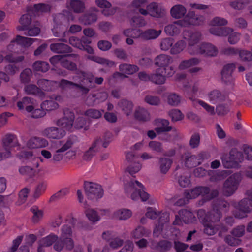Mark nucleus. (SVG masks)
<instances>
[{
    "instance_id": "4",
    "label": "nucleus",
    "mask_w": 252,
    "mask_h": 252,
    "mask_svg": "<svg viewBox=\"0 0 252 252\" xmlns=\"http://www.w3.org/2000/svg\"><path fill=\"white\" fill-rule=\"evenodd\" d=\"M84 185L86 195L89 199L96 201L103 196L104 190L99 184L86 181Z\"/></svg>"
},
{
    "instance_id": "18",
    "label": "nucleus",
    "mask_w": 252,
    "mask_h": 252,
    "mask_svg": "<svg viewBox=\"0 0 252 252\" xmlns=\"http://www.w3.org/2000/svg\"><path fill=\"white\" fill-rule=\"evenodd\" d=\"M162 68H157L155 72L151 74V81L156 84H163L166 80V77H171L173 75H168V72Z\"/></svg>"
},
{
    "instance_id": "58",
    "label": "nucleus",
    "mask_w": 252,
    "mask_h": 252,
    "mask_svg": "<svg viewBox=\"0 0 252 252\" xmlns=\"http://www.w3.org/2000/svg\"><path fill=\"white\" fill-rule=\"evenodd\" d=\"M160 123L162 125V126L157 127L155 128L156 131L160 133L164 132L170 131L172 129V127L169 126V122L165 119H161Z\"/></svg>"
},
{
    "instance_id": "60",
    "label": "nucleus",
    "mask_w": 252,
    "mask_h": 252,
    "mask_svg": "<svg viewBox=\"0 0 252 252\" xmlns=\"http://www.w3.org/2000/svg\"><path fill=\"white\" fill-rule=\"evenodd\" d=\"M200 143V136L198 133H193L189 140V146L192 149L197 148Z\"/></svg>"
},
{
    "instance_id": "35",
    "label": "nucleus",
    "mask_w": 252,
    "mask_h": 252,
    "mask_svg": "<svg viewBox=\"0 0 252 252\" xmlns=\"http://www.w3.org/2000/svg\"><path fill=\"white\" fill-rule=\"evenodd\" d=\"M187 12L186 8L182 5H176L170 10L171 16L176 19H180L185 16Z\"/></svg>"
},
{
    "instance_id": "11",
    "label": "nucleus",
    "mask_w": 252,
    "mask_h": 252,
    "mask_svg": "<svg viewBox=\"0 0 252 252\" xmlns=\"http://www.w3.org/2000/svg\"><path fill=\"white\" fill-rule=\"evenodd\" d=\"M63 113L64 116L58 120L57 125L63 129L70 131L73 127L75 119L74 114L68 108L64 109Z\"/></svg>"
},
{
    "instance_id": "51",
    "label": "nucleus",
    "mask_w": 252,
    "mask_h": 252,
    "mask_svg": "<svg viewBox=\"0 0 252 252\" xmlns=\"http://www.w3.org/2000/svg\"><path fill=\"white\" fill-rule=\"evenodd\" d=\"M186 47V42L183 40H179L172 45L170 49V53L173 55L179 54L183 51Z\"/></svg>"
},
{
    "instance_id": "49",
    "label": "nucleus",
    "mask_w": 252,
    "mask_h": 252,
    "mask_svg": "<svg viewBox=\"0 0 252 252\" xmlns=\"http://www.w3.org/2000/svg\"><path fill=\"white\" fill-rule=\"evenodd\" d=\"M47 187V182L46 181H42L38 184L36 186L33 193V197L34 198H39L42 194H43Z\"/></svg>"
},
{
    "instance_id": "17",
    "label": "nucleus",
    "mask_w": 252,
    "mask_h": 252,
    "mask_svg": "<svg viewBox=\"0 0 252 252\" xmlns=\"http://www.w3.org/2000/svg\"><path fill=\"white\" fill-rule=\"evenodd\" d=\"M54 249L60 252L62 251L63 248L67 250H72L74 247V242L72 237L59 239L54 245Z\"/></svg>"
},
{
    "instance_id": "28",
    "label": "nucleus",
    "mask_w": 252,
    "mask_h": 252,
    "mask_svg": "<svg viewBox=\"0 0 252 252\" xmlns=\"http://www.w3.org/2000/svg\"><path fill=\"white\" fill-rule=\"evenodd\" d=\"M173 163L172 159L160 157L158 158V165L160 173L163 174H166L170 170Z\"/></svg>"
},
{
    "instance_id": "41",
    "label": "nucleus",
    "mask_w": 252,
    "mask_h": 252,
    "mask_svg": "<svg viewBox=\"0 0 252 252\" xmlns=\"http://www.w3.org/2000/svg\"><path fill=\"white\" fill-rule=\"evenodd\" d=\"M13 40L17 44V46H21L25 47L30 46L34 42L33 38L25 37L20 35H17Z\"/></svg>"
},
{
    "instance_id": "33",
    "label": "nucleus",
    "mask_w": 252,
    "mask_h": 252,
    "mask_svg": "<svg viewBox=\"0 0 252 252\" xmlns=\"http://www.w3.org/2000/svg\"><path fill=\"white\" fill-rule=\"evenodd\" d=\"M161 33V30H156L153 29H149L143 31L142 39L146 40L155 39L157 38Z\"/></svg>"
},
{
    "instance_id": "44",
    "label": "nucleus",
    "mask_w": 252,
    "mask_h": 252,
    "mask_svg": "<svg viewBox=\"0 0 252 252\" xmlns=\"http://www.w3.org/2000/svg\"><path fill=\"white\" fill-rule=\"evenodd\" d=\"M91 43V40L90 38L85 37H82L80 39V50H84L90 54H93L94 49L89 45Z\"/></svg>"
},
{
    "instance_id": "57",
    "label": "nucleus",
    "mask_w": 252,
    "mask_h": 252,
    "mask_svg": "<svg viewBox=\"0 0 252 252\" xmlns=\"http://www.w3.org/2000/svg\"><path fill=\"white\" fill-rule=\"evenodd\" d=\"M20 173L29 178L34 177L36 174V171L30 166H26L20 167L19 169Z\"/></svg>"
},
{
    "instance_id": "38",
    "label": "nucleus",
    "mask_w": 252,
    "mask_h": 252,
    "mask_svg": "<svg viewBox=\"0 0 252 252\" xmlns=\"http://www.w3.org/2000/svg\"><path fill=\"white\" fill-rule=\"evenodd\" d=\"M18 157L20 159H34V161L36 163V167L39 166V160L42 162L43 159L41 158L34 157L33 154V152L32 151H21L19 154Z\"/></svg>"
},
{
    "instance_id": "31",
    "label": "nucleus",
    "mask_w": 252,
    "mask_h": 252,
    "mask_svg": "<svg viewBox=\"0 0 252 252\" xmlns=\"http://www.w3.org/2000/svg\"><path fill=\"white\" fill-rule=\"evenodd\" d=\"M134 117L137 120L140 122H147L150 119V114L148 110L141 107L135 110Z\"/></svg>"
},
{
    "instance_id": "3",
    "label": "nucleus",
    "mask_w": 252,
    "mask_h": 252,
    "mask_svg": "<svg viewBox=\"0 0 252 252\" xmlns=\"http://www.w3.org/2000/svg\"><path fill=\"white\" fill-rule=\"evenodd\" d=\"M143 184L139 181L131 180L125 185V190L126 192L132 191L131 198L133 200H137L139 198L142 201H146L149 198V194L145 190Z\"/></svg>"
},
{
    "instance_id": "1",
    "label": "nucleus",
    "mask_w": 252,
    "mask_h": 252,
    "mask_svg": "<svg viewBox=\"0 0 252 252\" xmlns=\"http://www.w3.org/2000/svg\"><path fill=\"white\" fill-rule=\"evenodd\" d=\"M203 16L195 15L193 11H189L182 20H178L166 26L164 32L168 35L173 36L179 34L181 32L180 27H188L190 25H199L203 23Z\"/></svg>"
},
{
    "instance_id": "55",
    "label": "nucleus",
    "mask_w": 252,
    "mask_h": 252,
    "mask_svg": "<svg viewBox=\"0 0 252 252\" xmlns=\"http://www.w3.org/2000/svg\"><path fill=\"white\" fill-rule=\"evenodd\" d=\"M41 108L44 111H51L59 107V104L54 100H48L43 101L41 104Z\"/></svg>"
},
{
    "instance_id": "36",
    "label": "nucleus",
    "mask_w": 252,
    "mask_h": 252,
    "mask_svg": "<svg viewBox=\"0 0 252 252\" xmlns=\"http://www.w3.org/2000/svg\"><path fill=\"white\" fill-rule=\"evenodd\" d=\"M58 87L63 91H68L75 88H79V84L62 79L60 82H58Z\"/></svg>"
},
{
    "instance_id": "37",
    "label": "nucleus",
    "mask_w": 252,
    "mask_h": 252,
    "mask_svg": "<svg viewBox=\"0 0 252 252\" xmlns=\"http://www.w3.org/2000/svg\"><path fill=\"white\" fill-rule=\"evenodd\" d=\"M59 240V239L58 235L51 233L48 236L40 239L39 242L41 245L48 247L52 246L54 243L55 244Z\"/></svg>"
},
{
    "instance_id": "23",
    "label": "nucleus",
    "mask_w": 252,
    "mask_h": 252,
    "mask_svg": "<svg viewBox=\"0 0 252 252\" xmlns=\"http://www.w3.org/2000/svg\"><path fill=\"white\" fill-rule=\"evenodd\" d=\"M169 219V214L167 213H162L158 219V224H156L153 230V236L158 237L162 232L163 224L164 223L168 222Z\"/></svg>"
},
{
    "instance_id": "13",
    "label": "nucleus",
    "mask_w": 252,
    "mask_h": 252,
    "mask_svg": "<svg viewBox=\"0 0 252 252\" xmlns=\"http://www.w3.org/2000/svg\"><path fill=\"white\" fill-rule=\"evenodd\" d=\"M204 226V232L208 235H213L219 231V236L221 237L222 233L226 232L228 231L227 226L223 224H220L214 225L212 223H202Z\"/></svg>"
},
{
    "instance_id": "50",
    "label": "nucleus",
    "mask_w": 252,
    "mask_h": 252,
    "mask_svg": "<svg viewBox=\"0 0 252 252\" xmlns=\"http://www.w3.org/2000/svg\"><path fill=\"white\" fill-rule=\"evenodd\" d=\"M200 60L197 58H192L189 60H185L181 62L179 68L181 70L185 69L192 65L198 64Z\"/></svg>"
},
{
    "instance_id": "63",
    "label": "nucleus",
    "mask_w": 252,
    "mask_h": 252,
    "mask_svg": "<svg viewBox=\"0 0 252 252\" xmlns=\"http://www.w3.org/2000/svg\"><path fill=\"white\" fill-rule=\"evenodd\" d=\"M174 40L172 38L168 37L163 39L160 43V47L162 50L167 51L171 48Z\"/></svg>"
},
{
    "instance_id": "34",
    "label": "nucleus",
    "mask_w": 252,
    "mask_h": 252,
    "mask_svg": "<svg viewBox=\"0 0 252 252\" xmlns=\"http://www.w3.org/2000/svg\"><path fill=\"white\" fill-rule=\"evenodd\" d=\"M118 106L127 116L130 115L132 112L133 105L131 101L126 99H122L118 103Z\"/></svg>"
},
{
    "instance_id": "14",
    "label": "nucleus",
    "mask_w": 252,
    "mask_h": 252,
    "mask_svg": "<svg viewBox=\"0 0 252 252\" xmlns=\"http://www.w3.org/2000/svg\"><path fill=\"white\" fill-rule=\"evenodd\" d=\"M230 162H224V167L231 168L234 164H238L241 163L244 159V156L242 152L238 151L236 148L232 149L229 152Z\"/></svg>"
},
{
    "instance_id": "26",
    "label": "nucleus",
    "mask_w": 252,
    "mask_h": 252,
    "mask_svg": "<svg viewBox=\"0 0 252 252\" xmlns=\"http://www.w3.org/2000/svg\"><path fill=\"white\" fill-rule=\"evenodd\" d=\"M24 91L27 94L38 96L40 98H43L45 96L44 92L39 88V86L37 87L34 84L26 85L24 87Z\"/></svg>"
},
{
    "instance_id": "20",
    "label": "nucleus",
    "mask_w": 252,
    "mask_h": 252,
    "mask_svg": "<svg viewBox=\"0 0 252 252\" xmlns=\"http://www.w3.org/2000/svg\"><path fill=\"white\" fill-rule=\"evenodd\" d=\"M2 145L4 151L11 152L12 148L19 147L18 139L15 135L7 134L2 139Z\"/></svg>"
},
{
    "instance_id": "22",
    "label": "nucleus",
    "mask_w": 252,
    "mask_h": 252,
    "mask_svg": "<svg viewBox=\"0 0 252 252\" xmlns=\"http://www.w3.org/2000/svg\"><path fill=\"white\" fill-rule=\"evenodd\" d=\"M218 53V48L210 43L203 42L201 43V55L206 57H216Z\"/></svg>"
},
{
    "instance_id": "62",
    "label": "nucleus",
    "mask_w": 252,
    "mask_h": 252,
    "mask_svg": "<svg viewBox=\"0 0 252 252\" xmlns=\"http://www.w3.org/2000/svg\"><path fill=\"white\" fill-rule=\"evenodd\" d=\"M169 115L172 121H180L184 118V115L181 111L176 109L171 110L169 112Z\"/></svg>"
},
{
    "instance_id": "6",
    "label": "nucleus",
    "mask_w": 252,
    "mask_h": 252,
    "mask_svg": "<svg viewBox=\"0 0 252 252\" xmlns=\"http://www.w3.org/2000/svg\"><path fill=\"white\" fill-rule=\"evenodd\" d=\"M210 32L213 35L219 36H226L231 33L228 38V42L231 44H235L240 40V34L237 32H232V29L229 27H212L210 29Z\"/></svg>"
},
{
    "instance_id": "9",
    "label": "nucleus",
    "mask_w": 252,
    "mask_h": 252,
    "mask_svg": "<svg viewBox=\"0 0 252 252\" xmlns=\"http://www.w3.org/2000/svg\"><path fill=\"white\" fill-rule=\"evenodd\" d=\"M247 194L250 198H244L239 202V210L235 214L236 218H243L252 211V188L247 191Z\"/></svg>"
},
{
    "instance_id": "48",
    "label": "nucleus",
    "mask_w": 252,
    "mask_h": 252,
    "mask_svg": "<svg viewBox=\"0 0 252 252\" xmlns=\"http://www.w3.org/2000/svg\"><path fill=\"white\" fill-rule=\"evenodd\" d=\"M32 67L36 71L46 72L49 69V65L46 62L37 61L33 63Z\"/></svg>"
},
{
    "instance_id": "39",
    "label": "nucleus",
    "mask_w": 252,
    "mask_h": 252,
    "mask_svg": "<svg viewBox=\"0 0 252 252\" xmlns=\"http://www.w3.org/2000/svg\"><path fill=\"white\" fill-rule=\"evenodd\" d=\"M73 227L74 225L73 223L65 224L63 225L61 229V235L60 239L72 237Z\"/></svg>"
},
{
    "instance_id": "42",
    "label": "nucleus",
    "mask_w": 252,
    "mask_h": 252,
    "mask_svg": "<svg viewBox=\"0 0 252 252\" xmlns=\"http://www.w3.org/2000/svg\"><path fill=\"white\" fill-rule=\"evenodd\" d=\"M119 69L123 74L131 75L138 71L139 68L135 65L123 63L120 65Z\"/></svg>"
},
{
    "instance_id": "56",
    "label": "nucleus",
    "mask_w": 252,
    "mask_h": 252,
    "mask_svg": "<svg viewBox=\"0 0 252 252\" xmlns=\"http://www.w3.org/2000/svg\"><path fill=\"white\" fill-rule=\"evenodd\" d=\"M185 164L187 167L191 168L200 165V161H197L196 155H191L186 158Z\"/></svg>"
},
{
    "instance_id": "45",
    "label": "nucleus",
    "mask_w": 252,
    "mask_h": 252,
    "mask_svg": "<svg viewBox=\"0 0 252 252\" xmlns=\"http://www.w3.org/2000/svg\"><path fill=\"white\" fill-rule=\"evenodd\" d=\"M85 213L88 220L93 223L97 222L100 220V216L94 209L88 208L86 210Z\"/></svg>"
},
{
    "instance_id": "21",
    "label": "nucleus",
    "mask_w": 252,
    "mask_h": 252,
    "mask_svg": "<svg viewBox=\"0 0 252 252\" xmlns=\"http://www.w3.org/2000/svg\"><path fill=\"white\" fill-rule=\"evenodd\" d=\"M37 84L41 90L45 91H53L58 88V81L45 79H38Z\"/></svg>"
},
{
    "instance_id": "24",
    "label": "nucleus",
    "mask_w": 252,
    "mask_h": 252,
    "mask_svg": "<svg viewBox=\"0 0 252 252\" xmlns=\"http://www.w3.org/2000/svg\"><path fill=\"white\" fill-rule=\"evenodd\" d=\"M48 145V141L43 138L33 137L27 143V146L31 149L45 147Z\"/></svg>"
},
{
    "instance_id": "8",
    "label": "nucleus",
    "mask_w": 252,
    "mask_h": 252,
    "mask_svg": "<svg viewBox=\"0 0 252 252\" xmlns=\"http://www.w3.org/2000/svg\"><path fill=\"white\" fill-rule=\"evenodd\" d=\"M173 62L172 58L166 54H160L157 56L155 59V64L159 66L158 68L165 69L168 72V75H173L176 71L175 67L169 65Z\"/></svg>"
},
{
    "instance_id": "5",
    "label": "nucleus",
    "mask_w": 252,
    "mask_h": 252,
    "mask_svg": "<svg viewBox=\"0 0 252 252\" xmlns=\"http://www.w3.org/2000/svg\"><path fill=\"white\" fill-rule=\"evenodd\" d=\"M241 179V175L239 173H235L228 178L223 184V194L226 196L232 195L237 189Z\"/></svg>"
},
{
    "instance_id": "19",
    "label": "nucleus",
    "mask_w": 252,
    "mask_h": 252,
    "mask_svg": "<svg viewBox=\"0 0 252 252\" xmlns=\"http://www.w3.org/2000/svg\"><path fill=\"white\" fill-rule=\"evenodd\" d=\"M43 133L48 138L53 139H60L66 134L64 129L56 127L47 128L44 130Z\"/></svg>"
},
{
    "instance_id": "59",
    "label": "nucleus",
    "mask_w": 252,
    "mask_h": 252,
    "mask_svg": "<svg viewBox=\"0 0 252 252\" xmlns=\"http://www.w3.org/2000/svg\"><path fill=\"white\" fill-rule=\"evenodd\" d=\"M32 75V72L30 68H26L21 73L20 77L23 83H28L30 81Z\"/></svg>"
},
{
    "instance_id": "52",
    "label": "nucleus",
    "mask_w": 252,
    "mask_h": 252,
    "mask_svg": "<svg viewBox=\"0 0 252 252\" xmlns=\"http://www.w3.org/2000/svg\"><path fill=\"white\" fill-rule=\"evenodd\" d=\"M30 211L33 214L32 220L34 223L39 222V221L43 218V211L39 209L37 206H34L32 207L30 209Z\"/></svg>"
},
{
    "instance_id": "29",
    "label": "nucleus",
    "mask_w": 252,
    "mask_h": 252,
    "mask_svg": "<svg viewBox=\"0 0 252 252\" xmlns=\"http://www.w3.org/2000/svg\"><path fill=\"white\" fill-rule=\"evenodd\" d=\"M50 47L51 51L57 53H69L71 52V47L63 43H52Z\"/></svg>"
},
{
    "instance_id": "53",
    "label": "nucleus",
    "mask_w": 252,
    "mask_h": 252,
    "mask_svg": "<svg viewBox=\"0 0 252 252\" xmlns=\"http://www.w3.org/2000/svg\"><path fill=\"white\" fill-rule=\"evenodd\" d=\"M147 7V10L151 12V14L153 16L159 17L163 14V12L159 9L158 4L155 2L149 4Z\"/></svg>"
},
{
    "instance_id": "15",
    "label": "nucleus",
    "mask_w": 252,
    "mask_h": 252,
    "mask_svg": "<svg viewBox=\"0 0 252 252\" xmlns=\"http://www.w3.org/2000/svg\"><path fill=\"white\" fill-rule=\"evenodd\" d=\"M98 11L97 8L91 7L84 13L81 17L80 16V22L84 25H91L96 21L97 15L96 13Z\"/></svg>"
},
{
    "instance_id": "64",
    "label": "nucleus",
    "mask_w": 252,
    "mask_h": 252,
    "mask_svg": "<svg viewBox=\"0 0 252 252\" xmlns=\"http://www.w3.org/2000/svg\"><path fill=\"white\" fill-rule=\"evenodd\" d=\"M245 227L244 225H238L234 228L231 232V234L235 237L240 238L245 234Z\"/></svg>"
},
{
    "instance_id": "40",
    "label": "nucleus",
    "mask_w": 252,
    "mask_h": 252,
    "mask_svg": "<svg viewBox=\"0 0 252 252\" xmlns=\"http://www.w3.org/2000/svg\"><path fill=\"white\" fill-rule=\"evenodd\" d=\"M87 58L90 60L94 61L99 64L106 66L112 67L115 64L114 62L112 61L94 55H88Z\"/></svg>"
},
{
    "instance_id": "2",
    "label": "nucleus",
    "mask_w": 252,
    "mask_h": 252,
    "mask_svg": "<svg viewBox=\"0 0 252 252\" xmlns=\"http://www.w3.org/2000/svg\"><path fill=\"white\" fill-rule=\"evenodd\" d=\"M185 196L189 199L197 198L201 195L202 199L198 201L199 206H202L205 203L217 197L219 195V191L217 189L210 190V189L206 186H198L190 190L185 191Z\"/></svg>"
},
{
    "instance_id": "61",
    "label": "nucleus",
    "mask_w": 252,
    "mask_h": 252,
    "mask_svg": "<svg viewBox=\"0 0 252 252\" xmlns=\"http://www.w3.org/2000/svg\"><path fill=\"white\" fill-rule=\"evenodd\" d=\"M189 34V45L196 44L200 39L201 35L198 32H190Z\"/></svg>"
},
{
    "instance_id": "10",
    "label": "nucleus",
    "mask_w": 252,
    "mask_h": 252,
    "mask_svg": "<svg viewBox=\"0 0 252 252\" xmlns=\"http://www.w3.org/2000/svg\"><path fill=\"white\" fill-rule=\"evenodd\" d=\"M80 93L87 94L89 91L95 88L94 83V75L91 73H86L80 70Z\"/></svg>"
},
{
    "instance_id": "30",
    "label": "nucleus",
    "mask_w": 252,
    "mask_h": 252,
    "mask_svg": "<svg viewBox=\"0 0 252 252\" xmlns=\"http://www.w3.org/2000/svg\"><path fill=\"white\" fill-rule=\"evenodd\" d=\"M101 142L100 138H96L93 143L92 146L84 153L83 157V159L85 160H90L97 151V147Z\"/></svg>"
},
{
    "instance_id": "12",
    "label": "nucleus",
    "mask_w": 252,
    "mask_h": 252,
    "mask_svg": "<svg viewBox=\"0 0 252 252\" xmlns=\"http://www.w3.org/2000/svg\"><path fill=\"white\" fill-rule=\"evenodd\" d=\"M195 217L190 211L182 209L179 211L178 214L175 215V219L173 223L174 225H180L182 221L188 224L194 220Z\"/></svg>"
},
{
    "instance_id": "43",
    "label": "nucleus",
    "mask_w": 252,
    "mask_h": 252,
    "mask_svg": "<svg viewBox=\"0 0 252 252\" xmlns=\"http://www.w3.org/2000/svg\"><path fill=\"white\" fill-rule=\"evenodd\" d=\"M32 22V18L29 14H23L20 18L19 22L21 26L17 27L19 31L27 30Z\"/></svg>"
},
{
    "instance_id": "25",
    "label": "nucleus",
    "mask_w": 252,
    "mask_h": 252,
    "mask_svg": "<svg viewBox=\"0 0 252 252\" xmlns=\"http://www.w3.org/2000/svg\"><path fill=\"white\" fill-rule=\"evenodd\" d=\"M208 98L211 103L216 104L224 101L226 99V96L219 90H214L208 94Z\"/></svg>"
},
{
    "instance_id": "54",
    "label": "nucleus",
    "mask_w": 252,
    "mask_h": 252,
    "mask_svg": "<svg viewBox=\"0 0 252 252\" xmlns=\"http://www.w3.org/2000/svg\"><path fill=\"white\" fill-rule=\"evenodd\" d=\"M130 23L132 27H142L146 24V22L142 16L137 15L131 18Z\"/></svg>"
},
{
    "instance_id": "27",
    "label": "nucleus",
    "mask_w": 252,
    "mask_h": 252,
    "mask_svg": "<svg viewBox=\"0 0 252 252\" xmlns=\"http://www.w3.org/2000/svg\"><path fill=\"white\" fill-rule=\"evenodd\" d=\"M73 144V142L72 141L68 139L66 143L60 149H58L56 153L53 155V160L54 161H61L63 158V154L62 153H63L68 149H69Z\"/></svg>"
},
{
    "instance_id": "46",
    "label": "nucleus",
    "mask_w": 252,
    "mask_h": 252,
    "mask_svg": "<svg viewBox=\"0 0 252 252\" xmlns=\"http://www.w3.org/2000/svg\"><path fill=\"white\" fill-rule=\"evenodd\" d=\"M229 203L223 199H217L213 203V207L218 210L227 211L229 207Z\"/></svg>"
},
{
    "instance_id": "16",
    "label": "nucleus",
    "mask_w": 252,
    "mask_h": 252,
    "mask_svg": "<svg viewBox=\"0 0 252 252\" xmlns=\"http://www.w3.org/2000/svg\"><path fill=\"white\" fill-rule=\"evenodd\" d=\"M236 68L234 63H228L225 65L221 71V78L223 81L226 84H232L233 78L232 75L233 72Z\"/></svg>"
},
{
    "instance_id": "32",
    "label": "nucleus",
    "mask_w": 252,
    "mask_h": 252,
    "mask_svg": "<svg viewBox=\"0 0 252 252\" xmlns=\"http://www.w3.org/2000/svg\"><path fill=\"white\" fill-rule=\"evenodd\" d=\"M33 99L29 97H24L21 100L19 101L17 103V106L19 110H23L24 107H26V110L28 112H32L34 110V107L32 105L27 106L28 104H32Z\"/></svg>"
},
{
    "instance_id": "47",
    "label": "nucleus",
    "mask_w": 252,
    "mask_h": 252,
    "mask_svg": "<svg viewBox=\"0 0 252 252\" xmlns=\"http://www.w3.org/2000/svg\"><path fill=\"white\" fill-rule=\"evenodd\" d=\"M132 215V212L129 209H121L115 212V217L121 220H126L129 218Z\"/></svg>"
},
{
    "instance_id": "7",
    "label": "nucleus",
    "mask_w": 252,
    "mask_h": 252,
    "mask_svg": "<svg viewBox=\"0 0 252 252\" xmlns=\"http://www.w3.org/2000/svg\"><path fill=\"white\" fill-rule=\"evenodd\" d=\"M197 217L201 223L215 222L219 221L222 216L221 211L213 209L208 212L204 209H199L197 212Z\"/></svg>"
}]
</instances>
